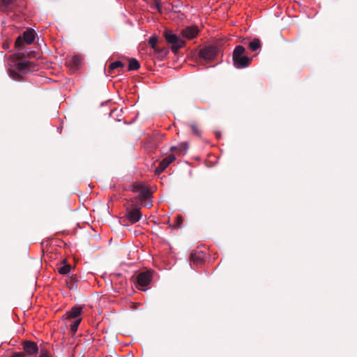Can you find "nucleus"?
Instances as JSON below:
<instances>
[{
    "label": "nucleus",
    "mask_w": 357,
    "mask_h": 357,
    "mask_svg": "<svg viewBox=\"0 0 357 357\" xmlns=\"http://www.w3.org/2000/svg\"><path fill=\"white\" fill-rule=\"evenodd\" d=\"M175 156L173 154H170L169 155H167V157H165L160 162V164L161 165V166H162V168H167L169 164H171L174 160H175Z\"/></svg>",
    "instance_id": "11"
},
{
    "label": "nucleus",
    "mask_w": 357,
    "mask_h": 357,
    "mask_svg": "<svg viewBox=\"0 0 357 357\" xmlns=\"http://www.w3.org/2000/svg\"><path fill=\"white\" fill-rule=\"evenodd\" d=\"M261 47L260 40L258 38H255L249 43V48L252 51H256Z\"/></svg>",
    "instance_id": "12"
},
{
    "label": "nucleus",
    "mask_w": 357,
    "mask_h": 357,
    "mask_svg": "<svg viewBox=\"0 0 357 357\" xmlns=\"http://www.w3.org/2000/svg\"><path fill=\"white\" fill-rule=\"evenodd\" d=\"M152 278V271H146L139 273L137 276V283L138 288L141 290L145 291L146 289H143V287L148 286L151 283Z\"/></svg>",
    "instance_id": "4"
},
{
    "label": "nucleus",
    "mask_w": 357,
    "mask_h": 357,
    "mask_svg": "<svg viewBox=\"0 0 357 357\" xmlns=\"http://www.w3.org/2000/svg\"><path fill=\"white\" fill-rule=\"evenodd\" d=\"M27 66H28L27 62H24V61L19 62L16 65V68L21 72H24L26 68H27Z\"/></svg>",
    "instance_id": "16"
},
{
    "label": "nucleus",
    "mask_w": 357,
    "mask_h": 357,
    "mask_svg": "<svg viewBox=\"0 0 357 357\" xmlns=\"http://www.w3.org/2000/svg\"><path fill=\"white\" fill-rule=\"evenodd\" d=\"M176 220V227H179L183 222V217L181 215H177Z\"/></svg>",
    "instance_id": "20"
},
{
    "label": "nucleus",
    "mask_w": 357,
    "mask_h": 357,
    "mask_svg": "<svg viewBox=\"0 0 357 357\" xmlns=\"http://www.w3.org/2000/svg\"><path fill=\"white\" fill-rule=\"evenodd\" d=\"M35 38V31L33 29H28L24 32L23 36H20L17 38L15 41V46H22L23 41L28 45H31L33 43Z\"/></svg>",
    "instance_id": "5"
},
{
    "label": "nucleus",
    "mask_w": 357,
    "mask_h": 357,
    "mask_svg": "<svg viewBox=\"0 0 357 357\" xmlns=\"http://www.w3.org/2000/svg\"><path fill=\"white\" fill-rule=\"evenodd\" d=\"M217 54V50L215 47L208 46L199 52V56L204 60L211 61L213 60Z\"/></svg>",
    "instance_id": "7"
},
{
    "label": "nucleus",
    "mask_w": 357,
    "mask_h": 357,
    "mask_svg": "<svg viewBox=\"0 0 357 357\" xmlns=\"http://www.w3.org/2000/svg\"><path fill=\"white\" fill-rule=\"evenodd\" d=\"M199 29L197 26H187L182 30V36L188 40H191L197 37Z\"/></svg>",
    "instance_id": "9"
},
{
    "label": "nucleus",
    "mask_w": 357,
    "mask_h": 357,
    "mask_svg": "<svg viewBox=\"0 0 357 357\" xmlns=\"http://www.w3.org/2000/svg\"><path fill=\"white\" fill-rule=\"evenodd\" d=\"M164 37L167 42L172 45V52H177L178 50L184 46V41L172 31L166 29L164 31Z\"/></svg>",
    "instance_id": "3"
},
{
    "label": "nucleus",
    "mask_w": 357,
    "mask_h": 357,
    "mask_svg": "<svg viewBox=\"0 0 357 357\" xmlns=\"http://www.w3.org/2000/svg\"><path fill=\"white\" fill-rule=\"evenodd\" d=\"M162 166H161V165L159 164L158 167L155 169V173L157 174H161L165 169V168H162Z\"/></svg>",
    "instance_id": "23"
},
{
    "label": "nucleus",
    "mask_w": 357,
    "mask_h": 357,
    "mask_svg": "<svg viewBox=\"0 0 357 357\" xmlns=\"http://www.w3.org/2000/svg\"><path fill=\"white\" fill-rule=\"evenodd\" d=\"M82 312V307L75 305L68 311L63 316V319H71L70 324V331L72 333H75L77 331L78 326L81 323L82 319L79 316Z\"/></svg>",
    "instance_id": "2"
},
{
    "label": "nucleus",
    "mask_w": 357,
    "mask_h": 357,
    "mask_svg": "<svg viewBox=\"0 0 357 357\" xmlns=\"http://www.w3.org/2000/svg\"><path fill=\"white\" fill-rule=\"evenodd\" d=\"M39 357H49V354L46 351H41Z\"/></svg>",
    "instance_id": "24"
},
{
    "label": "nucleus",
    "mask_w": 357,
    "mask_h": 357,
    "mask_svg": "<svg viewBox=\"0 0 357 357\" xmlns=\"http://www.w3.org/2000/svg\"><path fill=\"white\" fill-rule=\"evenodd\" d=\"M191 128L194 132L195 135H197V136H200V133H199V131L198 130L196 126L195 125H192L191 126Z\"/></svg>",
    "instance_id": "21"
},
{
    "label": "nucleus",
    "mask_w": 357,
    "mask_h": 357,
    "mask_svg": "<svg viewBox=\"0 0 357 357\" xmlns=\"http://www.w3.org/2000/svg\"><path fill=\"white\" fill-rule=\"evenodd\" d=\"M155 7L158 9V10H159L160 12L161 11L160 6L159 5L158 2H157V1H156V3H155Z\"/></svg>",
    "instance_id": "27"
},
{
    "label": "nucleus",
    "mask_w": 357,
    "mask_h": 357,
    "mask_svg": "<svg viewBox=\"0 0 357 357\" xmlns=\"http://www.w3.org/2000/svg\"><path fill=\"white\" fill-rule=\"evenodd\" d=\"M140 65L138 61L135 59H131L129 61L128 70H137L139 68Z\"/></svg>",
    "instance_id": "13"
},
{
    "label": "nucleus",
    "mask_w": 357,
    "mask_h": 357,
    "mask_svg": "<svg viewBox=\"0 0 357 357\" xmlns=\"http://www.w3.org/2000/svg\"><path fill=\"white\" fill-rule=\"evenodd\" d=\"M245 51V50L243 46L238 45L233 52L234 66L236 68H244L250 65L252 59L244 55Z\"/></svg>",
    "instance_id": "1"
},
{
    "label": "nucleus",
    "mask_w": 357,
    "mask_h": 357,
    "mask_svg": "<svg viewBox=\"0 0 357 357\" xmlns=\"http://www.w3.org/2000/svg\"><path fill=\"white\" fill-rule=\"evenodd\" d=\"M1 1L3 3V4H5L6 6H8L12 3V1L13 0H1Z\"/></svg>",
    "instance_id": "26"
},
{
    "label": "nucleus",
    "mask_w": 357,
    "mask_h": 357,
    "mask_svg": "<svg viewBox=\"0 0 357 357\" xmlns=\"http://www.w3.org/2000/svg\"><path fill=\"white\" fill-rule=\"evenodd\" d=\"M162 166H161V165L159 164L158 167L155 169V173L157 174H161L165 169V168H162Z\"/></svg>",
    "instance_id": "22"
},
{
    "label": "nucleus",
    "mask_w": 357,
    "mask_h": 357,
    "mask_svg": "<svg viewBox=\"0 0 357 357\" xmlns=\"http://www.w3.org/2000/svg\"><path fill=\"white\" fill-rule=\"evenodd\" d=\"M24 350L29 355H33L38 353V347L36 343L26 341L24 344Z\"/></svg>",
    "instance_id": "10"
},
{
    "label": "nucleus",
    "mask_w": 357,
    "mask_h": 357,
    "mask_svg": "<svg viewBox=\"0 0 357 357\" xmlns=\"http://www.w3.org/2000/svg\"><path fill=\"white\" fill-rule=\"evenodd\" d=\"M70 271V266L68 264H64L60 268H59V273L61 275H66L68 274Z\"/></svg>",
    "instance_id": "14"
},
{
    "label": "nucleus",
    "mask_w": 357,
    "mask_h": 357,
    "mask_svg": "<svg viewBox=\"0 0 357 357\" xmlns=\"http://www.w3.org/2000/svg\"><path fill=\"white\" fill-rule=\"evenodd\" d=\"M191 259L194 261H199L202 260L201 256L199 254L197 255V253H191Z\"/></svg>",
    "instance_id": "19"
},
{
    "label": "nucleus",
    "mask_w": 357,
    "mask_h": 357,
    "mask_svg": "<svg viewBox=\"0 0 357 357\" xmlns=\"http://www.w3.org/2000/svg\"><path fill=\"white\" fill-rule=\"evenodd\" d=\"M123 66V63L121 61H118L112 63L109 66V69L114 70L118 68H122Z\"/></svg>",
    "instance_id": "17"
},
{
    "label": "nucleus",
    "mask_w": 357,
    "mask_h": 357,
    "mask_svg": "<svg viewBox=\"0 0 357 357\" xmlns=\"http://www.w3.org/2000/svg\"><path fill=\"white\" fill-rule=\"evenodd\" d=\"M158 39L155 36H151L149 40V43L155 51L158 50L157 47Z\"/></svg>",
    "instance_id": "15"
},
{
    "label": "nucleus",
    "mask_w": 357,
    "mask_h": 357,
    "mask_svg": "<svg viewBox=\"0 0 357 357\" xmlns=\"http://www.w3.org/2000/svg\"><path fill=\"white\" fill-rule=\"evenodd\" d=\"M147 206H151V204L149 202L147 204Z\"/></svg>",
    "instance_id": "28"
},
{
    "label": "nucleus",
    "mask_w": 357,
    "mask_h": 357,
    "mask_svg": "<svg viewBox=\"0 0 357 357\" xmlns=\"http://www.w3.org/2000/svg\"><path fill=\"white\" fill-rule=\"evenodd\" d=\"M132 191L138 193L139 197L142 199H147L151 197L150 190L142 183H136L132 185Z\"/></svg>",
    "instance_id": "6"
},
{
    "label": "nucleus",
    "mask_w": 357,
    "mask_h": 357,
    "mask_svg": "<svg viewBox=\"0 0 357 357\" xmlns=\"http://www.w3.org/2000/svg\"><path fill=\"white\" fill-rule=\"evenodd\" d=\"M11 357H24V355L22 353L19 352L13 354Z\"/></svg>",
    "instance_id": "25"
},
{
    "label": "nucleus",
    "mask_w": 357,
    "mask_h": 357,
    "mask_svg": "<svg viewBox=\"0 0 357 357\" xmlns=\"http://www.w3.org/2000/svg\"><path fill=\"white\" fill-rule=\"evenodd\" d=\"M70 62L72 63L73 66L77 67L81 62V58L78 56H73L70 60Z\"/></svg>",
    "instance_id": "18"
},
{
    "label": "nucleus",
    "mask_w": 357,
    "mask_h": 357,
    "mask_svg": "<svg viewBox=\"0 0 357 357\" xmlns=\"http://www.w3.org/2000/svg\"><path fill=\"white\" fill-rule=\"evenodd\" d=\"M126 217L132 224L139 222L141 218L140 209L139 208H134L127 210Z\"/></svg>",
    "instance_id": "8"
}]
</instances>
